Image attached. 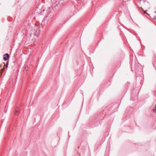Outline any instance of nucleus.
Instances as JSON below:
<instances>
[{"mask_svg": "<svg viewBox=\"0 0 156 156\" xmlns=\"http://www.w3.org/2000/svg\"><path fill=\"white\" fill-rule=\"evenodd\" d=\"M8 65V62H7L6 65H5V63L3 62L0 65V67L1 68H5V67L7 68Z\"/></svg>", "mask_w": 156, "mask_h": 156, "instance_id": "f257e3e1", "label": "nucleus"}, {"mask_svg": "<svg viewBox=\"0 0 156 156\" xmlns=\"http://www.w3.org/2000/svg\"><path fill=\"white\" fill-rule=\"evenodd\" d=\"M9 54H5L4 55V59L6 61L7 60L8 58H9Z\"/></svg>", "mask_w": 156, "mask_h": 156, "instance_id": "f03ea898", "label": "nucleus"}, {"mask_svg": "<svg viewBox=\"0 0 156 156\" xmlns=\"http://www.w3.org/2000/svg\"><path fill=\"white\" fill-rule=\"evenodd\" d=\"M34 31H35V32H33V33H32V34H34V35H35L36 36L38 35V33L37 31V30H35V29H34Z\"/></svg>", "mask_w": 156, "mask_h": 156, "instance_id": "7ed1b4c3", "label": "nucleus"}, {"mask_svg": "<svg viewBox=\"0 0 156 156\" xmlns=\"http://www.w3.org/2000/svg\"><path fill=\"white\" fill-rule=\"evenodd\" d=\"M19 111L18 110H16L15 114L16 115H17L19 113Z\"/></svg>", "mask_w": 156, "mask_h": 156, "instance_id": "20e7f679", "label": "nucleus"}, {"mask_svg": "<svg viewBox=\"0 0 156 156\" xmlns=\"http://www.w3.org/2000/svg\"><path fill=\"white\" fill-rule=\"evenodd\" d=\"M4 69H1L0 70V73H2L4 71Z\"/></svg>", "mask_w": 156, "mask_h": 156, "instance_id": "39448f33", "label": "nucleus"}, {"mask_svg": "<svg viewBox=\"0 0 156 156\" xmlns=\"http://www.w3.org/2000/svg\"><path fill=\"white\" fill-rule=\"evenodd\" d=\"M153 111L154 112H156V106H155L153 110Z\"/></svg>", "mask_w": 156, "mask_h": 156, "instance_id": "423d86ee", "label": "nucleus"}, {"mask_svg": "<svg viewBox=\"0 0 156 156\" xmlns=\"http://www.w3.org/2000/svg\"><path fill=\"white\" fill-rule=\"evenodd\" d=\"M155 19H156V18Z\"/></svg>", "mask_w": 156, "mask_h": 156, "instance_id": "0eeeda50", "label": "nucleus"}]
</instances>
